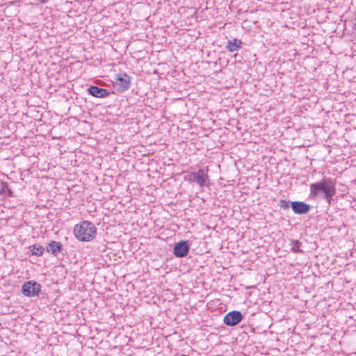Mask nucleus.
<instances>
[{
	"label": "nucleus",
	"instance_id": "14",
	"mask_svg": "<svg viewBox=\"0 0 356 356\" xmlns=\"http://www.w3.org/2000/svg\"><path fill=\"white\" fill-rule=\"evenodd\" d=\"M0 194H7L8 196H12V191L9 188L8 184L6 182H1Z\"/></svg>",
	"mask_w": 356,
	"mask_h": 356
},
{
	"label": "nucleus",
	"instance_id": "13",
	"mask_svg": "<svg viewBox=\"0 0 356 356\" xmlns=\"http://www.w3.org/2000/svg\"><path fill=\"white\" fill-rule=\"evenodd\" d=\"M30 250L33 255L41 256L44 249L41 245L35 244L30 246Z\"/></svg>",
	"mask_w": 356,
	"mask_h": 356
},
{
	"label": "nucleus",
	"instance_id": "15",
	"mask_svg": "<svg viewBox=\"0 0 356 356\" xmlns=\"http://www.w3.org/2000/svg\"><path fill=\"white\" fill-rule=\"evenodd\" d=\"M279 206L283 209H288L289 208V202L285 200H280Z\"/></svg>",
	"mask_w": 356,
	"mask_h": 356
},
{
	"label": "nucleus",
	"instance_id": "1",
	"mask_svg": "<svg viewBox=\"0 0 356 356\" xmlns=\"http://www.w3.org/2000/svg\"><path fill=\"white\" fill-rule=\"evenodd\" d=\"M309 196L316 198L322 196L330 204L336 194V183L331 178H323L309 185Z\"/></svg>",
	"mask_w": 356,
	"mask_h": 356
},
{
	"label": "nucleus",
	"instance_id": "7",
	"mask_svg": "<svg viewBox=\"0 0 356 356\" xmlns=\"http://www.w3.org/2000/svg\"><path fill=\"white\" fill-rule=\"evenodd\" d=\"M190 250V245L187 241H180L174 247V254L177 257H184L187 255Z\"/></svg>",
	"mask_w": 356,
	"mask_h": 356
},
{
	"label": "nucleus",
	"instance_id": "9",
	"mask_svg": "<svg viewBox=\"0 0 356 356\" xmlns=\"http://www.w3.org/2000/svg\"><path fill=\"white\" fill-rule=\"evenodd\" d=\"M88 90L90 95L95 97H106L110 94V92L106 89L99 88L95 86H90Z\"/></svg>",
	"mask_w": 356,
	"mask_h": 356
},
{
	"label": "nucleus",
	"instance_id": "3",
	"mask_svg": "<svg viewBox=\"0 0 356 356\" xmlns=\"http://www.w3.org/2000/svg\"><path fill=\"white\" fill-rule=\"evenodd\" d=\"M191 183H196L200 188L207 186L209 183V178L207 172L203 169H199L197 172H191L188 177Z\"/></svg>",
	"mask_w": 356,
	"mask_h": 356
},
{
	"label": "nucleus",
	"instance_id": "10",
	"mask_svg": "<svg viewBox=\"0 0 356 356\" xmlns=\"http://www.w3.org/2000/svg\"><path fill=\"white\" fill-rule=\"evenodd\" d=\"M241 45H242L241 40L235 38L234 40H229L227 42L225 47L228 51L233 52V51H238L239 49H241Z\"/></svg>",
	"mask_w": 356,
	"mask_h": 356
},
{
	"label": "nucleus",
	"instance_id": "12",
	"mask_svg": "<svg viewBox=\"0 0 356 356\" xmlns=\"http://www.w3.org/2000/svg\"><path fill=\"white\" fill-rule=\"evenodd\" d=\"M301 244V242L298 240H291L290 243L291 251L293 253H302L303 251L300 248Z\"/></svg>",
	"mask_w": 356,
	"mask_h": 356
},
{
	"label": "nucleus",
	"instance_id": "6",
	"mask_svg": "<svg viewBox=\"0 0 356 356\" xmlns=\"http://www.w3.org/2000/svg\"><path fill=\"white\" fill-rule=\"evenodd\" d=\"M242 319L243 315L240 312L232 311L225 315L223 322L228 326H234L238 324Z\"/></svg>",
	"mask_w": 356,
	"mask_h": 356
},
{
	"label": "nucleus",
	"instance_id": "4",
	"mask_svg": "<svg viewBox=\"0 0 356 356\" xmlns=\"http://www.w3.org/2000/svg\"><path fill=\"white\" fill-rule=\"evenodd\" d=\"M131 77L126 73L117 75L114 87L119 92H124L130 87Z\"/></svg>",
	"mask_w": 356,
	"mask_h": 356
},
{
	"label": "nucleus",
	"instance_id": "2",
	"mask_svg": "<svg viewBox=\"0 0 356 356\" xmlns=\"http://www.w3.org/2000/svg\"><path fill=\"white\" fill-rule=\"evenodd\" d=\"M97 234V228L95 225L88 220H83L76 224L74 227V234L80 241L89 242L92 241Z\"/></svg>",
	"mask_w": 356,
	"mask_h": 356
},
{
	"label": "nucleus",
	"instance_id": "8",
	"mask_svg": "<svg viewBox=\"0 0 356 356\" xmlns=\"http://www.w3.org/2000/svg\"><path fill=\"white\" fill-rule=\"evenodd\" d=\"M291 209L295 213L302 215L307 213L311 207L304 202L295 201L291 202Z\"/></svg>",
	"mask_w": 356,
	"mask_h": 356
},
{
	"label": "nucleus",
	"instance_id": "5",
	"mask_svg": "<svg viewBox=\"0 0 356 356\" xmlns=\"http://www.w3.org/2000/svg\"><path fill=\"white\" fill-rule=\"evenodd\" d=\"M40 284L33 281H29L24 283L22 287L23 294L28 297L38 295L40 291Z\"/></svg>",
	"mask_w": 356,
	"mask_h": 356
},
{
	"label": "nucleus",
	"instance_id": "11",
	"mask_svg": "<svg viewBox=\"0 0 356 356\" xmlns=\"http://www.w3.org/2000/svg\"><path fill=\"white\" fill-rule=\"evenodd\" d=\"M62 245L59 242L51 241L47 246V250L48 252H51V254L56 255L57 252H59L61 250Z\"/></svg>",
	"mask_w": 356,
	"mask_h": 356
}]
</instances>
